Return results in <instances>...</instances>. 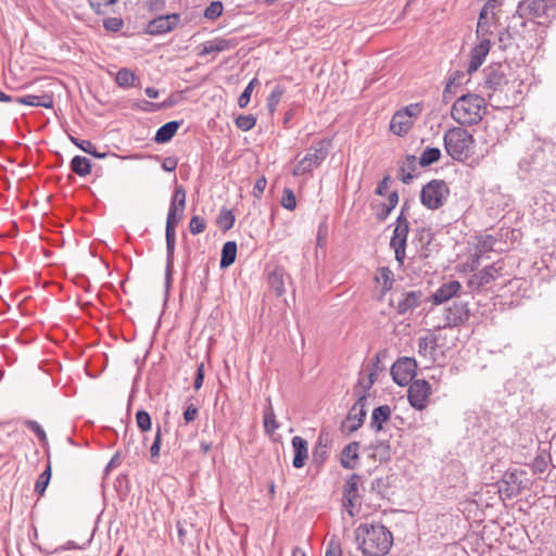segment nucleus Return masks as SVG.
<instances>
[{"mask_svg": "<svg viewBox=\"0 0 556 556\" xmlns=\"http://www.w3.org/2000/svg\"><path fill=\"white\" fill-rule=\"evenodd\" d=\"M358 548L365 556H384L392 546L391 532L380 523H362L355 530Z\"/></svg>", "mask_w": 556, "mask_h": 556, "instance_id": "obj_1", "label": "nucleus"}, {"mask_svg": "<svg viewBox=\"0 0 556 556\" xmlns=\"http://www.w3.org/2000/svg\"><path fill=\"white\" fill-rule=\"evenodd\" d=\"M485 113L486 102L484 98L473 93L458 97L451 110L453 119L457 124L466 126L477 125Z\"/></svg>", "mask_w": 556, "mask_h": 556, "instance_id": "obj_2", "label": "nucleus"}, {"mask_svg": "<svg viewBox=\"0 0 556 556\" xmlns=\"http://www.w3.org/2000/svg\"><path fill=\"white\" fill-rule=\"evenodd\" d=\"M443 140L446 153L455 161L464 162L473 153V136L465 128H450L445 131Z\"/></svg>", "mask_w": 556, "mask_h": 556, "instance_id": "obj_3", "label": "nucleus"}, {"mask_svg": "<svg viewBox=\"0 0 556 556\" xmlns=\"http://www.w3.org/2000/svg\"><path fill=\"white\" fill-rule=\"evenodd\" d=\"M330 148V139H323L320 141L314 142V144L311 147L305 156L301 159L293 168V176L306 174L312 169L318 167L327 157Z\"/></svg>", "mask_w": 556, "mask_h": 556, "instance_id": "obj_4", "label": "nucleus"}, {"mask_svg": "<svg viewBox=\"0 0 556 556\" xmlns=\"http://www.w3.org/2000/svg\"><path fill=\"white\" fill-rule=\"evenodd\" d=\"M422 113V104L410 103L397 110L391 118L390 130L400 137L405 136Z\"/></svg>", "mask_w": 556, "mask_h": 556, "instance_id": "obj_5", "label": "nucleus"}, {"mask_svg": "<svg viewBox=\"0 0 556 556\" xmlns=\"http://www.w3.org/2000/svg\"><path fill=\"white\" fill-rule=\"evenodd\" d=\"M450 189L445 181L433 179L420 192V201L429 210L440 208L447 200Z\"/></svg>", "mask_w": 556, "mask_h": 556, "instance_id": "obj_6", "label": "nucleus"}, {"mask_svg": "<svg viewBox=\"0 0 556 556\" xmlns=\"http://www.w3.org/2000/svg\"><path fill=\"white\" fill-rule=\"evenodd\" d=\"M407 208V203H404L400 216L396 218V225L393 231V236L390 241L391 248L394 250L395 260L400 263H404L405 248L407 236L409 231V224L407 218L404 216V211Z\"/></svg>", "mask_w": 556, "mask_h": 556, "instance_id": "obj_7", "label": "nucleus"}, {"mask_svg": "<svg viewBox=\"0 0 556 556\" xmlns=\"http://www.w3.org/2000/svg\"><path fill=\"white\" fill-rule=\"evenodd\" d=\"M525 471L521 470H508L504 473L503 478L497 482L498 493L502 500H510L521 493L526 488L525 483L520 479Z\"/></svg>", "mask_w": 556, "mask_h": 556, "instance_id": "obj_8", "label": "nucleus"}, {"mask_svg": "<svg viewBox=\"0 0 556 556\" xmlns=\"http://www.w3.org/2000/svg\"><path fill=\"white\" fill-rule=\"evenodd\" d=\"M416 369L417 363L414 358L402 357L397 359L391 368L393 381L401 387L407 386L416 376Z\"/></svg>", "mask_w": 556, "mask_h": 556, "instance_id": "obj_9", "label": "nucleus"}, {"mask_svg": "<svg viewBox=\"0 0 556 556\" xmlns=\"http://www.w3.org/2000/svg\"><path fill=\"white\" fill-rule=\"evenodd\" d=\"M431 394V386L424 379L414 380L408 388V402L418 409L422 410L428 404V397Z\"/></svg>", "mask_w": 556, "mask_h": 556, "instance_id": "obj_10", "label": "nucleus"}, {"mask_svg": "<svg viewBox=\"0 0 556 556\" xmlns=\"http://www.w3.org/2000/svg\"><path fill=\"white\" fill-rule=\"evenodd\" d=\"M504 264L502 261L495 262L490 266L484 267L481 271L476 274L470 280L469 286L472 288H481L495 281L502 277Z\"/></svg>", "mask_w": 556, "mask_h": 556, "instance_id": "obj_11", "label": "nucleus"}, {"mask_svg": "<svg viewBox=\"0 0 556 556\" xmlns=\"http://www.w3.org/2000/svg\"><path fill=\"white\" fill-rule=\"evenodd\" d=\"M507 85L504 66L502 64H493L484 70V87L492 91H502Z\"/></svg>", "mask_w": 556, "mask_h": 556, "instance_id": "obj_12", "label": "nucleus"}, {"mask_svg": "<svg viewBox=\"0 0 556 556\" xmlns=\"http://www.w3.org/2000/svg\"><path fill=\"white\" fill-rule=\"evenodd\" d=\"M179 14L161 15L149 22L146 31L149 35H162L172 31L179 23Z\"/></svg>", "mask_w": 556, "mask_h": 556, "instance_id": "obj_13", "label": "nucleus"}, {"mask_svg": "<svg viewBox=\"0 0 556 556\" xmlns=\"http://www.w3.org/2000/svg\"><path fill=\"white\" fill-rule=\"evenodd\" d=\"M551 10L548 0H521L517 8L520 16L532 17L549 16Z\"/></svg>", "mask_w": 556, "mask_h": 556, "instance_id": "obj_14", "label": "nucleus"}, {"mask_svg": "<svg viewBox=\"0 0 556 556\" xmlns=\"http://www.w3.org/2000/svg\"><path fill=\"white\" fill-rule=\"evenodd\" d=\"M421 296V291L403 292L397 299L391 300V305L395 307L399 314H406L419 306Z\"/></svg>", "mask_w": 556, "mask_h": 556, "instance_id": "obj_15", "label": "nucleus"}, {"mask_svg": "<svg viewBox=\"0 0 556 556\" xmlns=\"http://www.w3.org/2000/svg\"><path fill=\"white\" fill-rule=\"evenodd\" d=\"M470 317V309L468 303L462 300H456L447 308L446 320L451 327H456L465 324Z\"/></svg>", "mask_w": 556, "mask_h": 556, "instance_id": "obj_16", "label": "nucleus"}, {"mask_svg": "<svg viewBox=\"0 0 556 556\" xmlns=\"http://www.w3.org/2000/svg\"><path fill=\"white\" fill-rule=\"evenodd\" d=\"M0 102H14L29 106L51 108L52 99L49 96L27 94L23 97H11L0 90Z\"/></svg>", "mask_w": 556, "mask_h": 556, "instance_id": "obj_17", "label": "nucleus"}, {"mask_svg": "<svg viewBox=\"0 0 556 556\" xmlns=\"http://www.w3.org/2000/svg\"><path fill=\"white\" fill-rule=\"evenodd\" d=\"M361 477L357 473H353L345 482L343 490V506L346 508L350 516H354L353 508L359 497L358 482Z\"/></svg>", "mask_w": 556, "mask_h": 556, "instance_id": "obj_18", "label": "nucleus"}, {"mask_svg": "<svg viewBox=\"0 0 556 556\" xmlns=\"http://www.w3.org/2000/svg\"><path fill=\"white\" fill-rule=\"evenodd\" d=\"M478 38L479 42L471 51V56L467 68L468 74L476 72L482 65L491 48V41L489 38H486V36Z\"/></svg>", "mask_w": 556, "mask_h": 556, "instance_id": "obj_19", "label": "nucleus"}, {"mask_svg": "<svg viewBox=\"0 0 556 556\" xmlns=\"http://www.w3.org/2000/svg\"><path fill=\"white\" fill-rule=\"evenodd\" d=\"M166 270H165V282L166 287H169L172 273L174 268V251L176 242V231L173 228L166 227Z\"/></svg>", "mask_w": 556, "mask_h": 556, "instance_id": "obj_20", "label": "nucleus"}, {"mask_svg": "<svg viewBox=\"0 0 556 556\" xmlns=\"http://www.w3.org/2000/svg\"><path fill=\"white\" fill-rule=\"evenodd\" d=\"M367 400L366 393L359 395L358 400L353 405L349 413L348 419L352 421L350 431H356L363 424L366 417L365 403Z\"/></svg>", "mask_w": 556, "mask_h": 556, "instance_id": "obj_21", "label": "nucleus"}, {"mask_svg": "<svg viewBox=\"0 0 556 556\" xmlns=\"http://www.w3.org/2000/svg\"><path fill=\"white\" fill-rule=\"evenodd\" d=\"M237 46L236 39L215 38L202 45L199 55L204 56L214 52L231 50Z\"/></svg>", "mask_w": 556, "mask_h": 556, "instance_id": "obj_22", "label": "nucleus"}, {"mask_svg": "<svg viewBox=\"0 0 556 556\" xmlns=\"http://www.w3.org/2000/svg\"><path fill=\"white\" fill-rule=\"evenodd\" d=\"M292 447L294 450V457L292 465L294 468H302L308 457L307 441L302 437L295 435L292 438Z\"/></svg>", "mask_w": 556, "mask_h": 556, "instance_id": "obj_23", "label": "nucleus"}, {"mask_svg": "<svg viewBox=\"0 0 556 556\" xmlns=\"http://www.w3.org/2000/svg\"><path fill=\"white\" fill-rule=\"evenodd\" d=\"M462 289V285L456 280L443 283L432 295L434 304H442L451 300Z\"/></svg>", "mask_w": 556, "mask_h": 556, "instance_id": "obj_24", "label": "nucleus"}, {"mask_svg": "<svg viewBox=\"0 0 556 556\" xmlns=\"http://www.w3.org/2000/svg\"><path fill=\"white\" fill-rule=\"evenodd\" d=\"M438 348V337L429 333L418 339V354L431 362L434 361L435 351Z\"/></svg>", "mask_w": 556, "mask_h": 556, "instance_id": "obj_25", "label": "nucleus"}, {"mask_svg": "<svg viewBox=\"0 0 556 556\" xmlns=\"http://www.w3.org/2000/svg\"><path fill=\"white\" fill-rule=\"evenodd\" d=\"M391 413L392 410L389 405H381L375 408L370 417L369 427L376 432L383 430V425L390 420Z\"/></svg>", "mask_w": 556, "mask_h": 556, "instance_id": "obj_26", "label": "nucleus"}, {"mask_svg": "<svg viewBox=\"0 0 556 556\" xmlns=\"http://www.w3.org/2000/svg\"><path fill=\"white\" fill-rule=\"evenodd\" d=\"M358 442L348 444L341 453V465L345 469H354L358 459Z\"/></svg>", "mask_w": 556, "mask_h": 556, "instance_id": "obj_27", "label": "nucleus"}, {"mask_svg": "<svg viewBox=\"0 0 556 556\" xmlns=\"http://www.w3.org/2000/svg\"><path fill=\"white\" fill-rule=\"evenodd\" d=\"M268 285L280 296L285 293V271L281 267H274L268 271Z\"/></svg>", "mask_w": 556, "mask_h": 556, "instance_id": "obj_28", "label": "nucleus"}, {"mask_svg": "<svg viewBox=\"0 0 556 556\" xmlns=\"http://www.w3.org/2000/svg\"><path fill=\"white\" fill-rule=\"evenodd\" d=\"M180 126V123L177 121H170L163 126H161L154 137L155 142L157 143H165L169 141L175 134L177 132L178 128Z\"/></svg>", "mask_w": 556, "mask_h": 556, "instance_id": "obj_29", "label": "nucleus"}, {"mask_svg": "<svg viewBox=\"0 0 556 556\" xmlns=\"http://www.w3.org/2000/svg\"><path fill=\"white\" fill-rule=\"evenodd\" d=\"M237 255V243L235 241H228L223 245L220 267H229L236 260Z\"/></svg>", "mask_w": 556, "mask_h": 556, "instance_id": "obj_30", "label": "nucleus"}, {"mask_svg": "<svg viewBox=\"0 0 556 556\" xmlns=\"http://www.w3.org/2000/svg\"><path fill=\"white\" fill-rule=\"evenodd\" d=\"M71 169L80 177L91 172V163L87 157L76 155L71 161Z\"/></svg>", "mask_w": 556, "mask_h": 556, "instance_id": "obj_31", "label": "nucleus"}, {"mask_svg": "<svg viewBox=\"0 0 556 556\" xmlns=\"http://www.w3.org/2000/svg\"><path fill=\"white\" fill-rule=\"evenodd\" d=\"M376 281L381 285L382 295L386 294L393 286V273L388 267L379 269V275L376 277Z\"/></svg>", "mask_w": 556, "mask_h": 556, "instance_id": "obj_32", "label": "nucleus"}, {"mask_svg": "<svg viewBox=\"0 0 556 556\" xmlns=\"http://www.w3.org/2000/svg\"><path fill=\"white\" fill-rule=\"evenodd\" d=\"M441 151L438 148H427L420 155L419 164L425 167L439 161Z\"/></svg>", "mask_w": 556, "mask_h": 556, "instance_id": "obj_33", "label": "nucleus"}, {"mask_svg": "<svg viewBox=\"0 0 556 556\" xmlns=\"http://www.w3.org/2000/svg\"><path fill=\"white\" fill-rule=\"evenodd\" d=\"M51 479V466L48 464L46 470L38 477L35 484V492L42 496Z\"/></svg>", "mask_w": 556, "mask_h": 556, "instance_id": "obj_34", "label": "nucleus"}, {"mask_svg": "<svg viewBox=\"0 0 556 556\" xmlns=\"http://www.w3.org/2000/svg\"><path fill=\"white\" fill-rule=\"evenodd\" d=\"M71 141L81 149L84 152L89 153L98 159H102L105 156V153H98L94 149V146L89 140H79L73 136L70 137Z\"/></svg>", "mask_w": 556, "mask_h": 556, "instance_id": "obj_35", "label": "nucleus"}, {"mask_svg": "<svg viewBox=\"0 0 556 556\" xmlns=\"http://www.w3.org/2000/svg\"><path fill=\"white\" fill-rule=\"evenodd\" d=\"M136 79V76L134 72H131L128 68H121L116 74V84L119 87H130L132 86L134 81Z\"/></svg>", "mask_w": 556, "mask_h": 556, "instance_id": "obj_36", "label": "nucleus"}, {"mask_svg": "<svg viewBox=\"0 0 556 556\" xmlns=\"http://www.w3.org/2000/svg\"><path fill=\"white\" fill-rule=\"evenodd\" d=\"M224 11L223 2L219 0L212 1L208 7L204 10V17L210 21H215L218 18Z\"/></svg>", "mask_w": 556, "mask_h": 556, "instance_id": "obj_37", "label": "nucleus"}, {"mask_svg": "<svg viewBox=\"0 0 556 556\" xmlns=\"http://www.w3.org/2000/svg\"><path fill=\"white\" fill-rule=\"evenodd\" d=\"M235 224V216L231 211L225 210L222 211L220 214L217 217V225L218 227L226 231L233 227Z\"/></svg>", "mask_w": 556, "mask_h": 556, "instance_id": "obj_38", "label": "nucleus"}, {"mask_svg": "<svg viewBox=\"0 0 556 556\" xmlns=\"http://www.w3.org/2000/svg\"><path fill=\"white\" fill-rule=\"evenodd\" d=\"M494 21V17L491 15H485V18H482V12L479 14V21L477 25V37H484L490 34L491 25Z\"/></svg>", "mask_w": 556, "mask_h": 556, "instance_id": "obj_39", "label": "nucleus"}, {"mask_svg": "<svg viewBox=\"0 0 556 556\" xmlns=\"http://www.w3.org/2000/svg\"><path fill=\"white\" fill-rule=\"evenodd\" d=\"M399 202L397 192L393 191L388 197V204H383L380 212L378 213V217L380 219H386L391 211L396 206Z\"/></svg>", "mask_w": 556, "mask_h": 556, "instance_id": "obj_40", "label": "nucleus"}, {"mask_svg": "<svg viewBox=\"0 0 556 556\" xmlns=\"http://www.w3.org/2000/svg\"><path fill=\"white\" fill-rule=\"evenodd\" d=\"M236 126L242 130V131H248L250 129H252L254 126H255V123H256V118L254 115L252 114H248V115H239L236 121Z\"/></svg>", "mask_w": 556, "mask_h": 556, "instance_id": "obj_41", "label": "nucleus"}, {"mask_svg": "<svg viewBox=\"0 0 556 556\" xmlns=\"http://www.w3.org/2000/svg\"><path fill=\"white\" fill-rule=\"evenodd\" d=\"M182 214H180L179 207L177 204H170L168 208L166 227L175 229L181 219Z\"/></svg>", "mask_w": 556, "mask_h": 556, "instance_id": "obj_42", "label": "nucleus"}, {"mask_svg": "<svg viewBox=\"0 0 556 556\" xmlns=\"http://www.w3.org/2000/svg\"><path fill=\"white\" fill-rule=\"evenodd\" d=\"M374 456L378 457L380 462L388 460L391 456L390 445L386 442H378L372 445Z\"/></svg>", "mask_w": 556, "mask_h": 556, "instance_id": "obj_43", "label": "nucleus"}, {"mask_svg": "<svg viewBox=\"0 0 556 556\" xmlns=\"http://www.w3.org/2000/svg\"><path fill=\"white\" fill-rule=\"evenodd\" d=\"M161 444H162V428H161L160 425H157L156 426L155 438H154V441H153V443L151 445V448H150L151 460L154 462V463L156 462V459L160 456Z\"/></svg>", "mask_w": 556, "mask_h": 556, "instance_id": "obj_44", "label": "nucleus"}, {"mask_svg": "<svg viewBox=\"0 0 556 556\" xmlns=\"http://www.w3.org/2000/svg\"><path fill=\"white\" fill-rule=\"evenodd\" d=\"M278 427L273 407L269 406L264 413V428L266 432L273 433Z\"/></svg>", "mask_w": 556, "mask_h": 556, "instance_id": "obj_45", "label": "nucleus"}, {"mask_svg": "<svg viewBox=\"0 0 556 556\" xmlns=\"http://www.w3.org/2000/svg\"><path fill=\"white\" fill-rule=\"evenodd\" d=\"M258 84L257 79L256 78H253L249 84L248 86L245 87V89L243 90V92L240 94L239 99H238V105L243 109L245 108L250 100H251V94H252V91H253V88L254 86Z\"/></svg>", "mask_w": 556, "mask_h": 556, "instance_id": "obj_46", "label": "nucleus"}, {"mask_svg": "<svg viewBox=\"0 0 556 556\" xmlns=\"http://www.w3.org/2000/svg\"><path fill=\"white\" fill-rule=\"evenodd\" d=\"M280 203L281 206L286 210L293 211L296 207V199L294 192L291 189L286 188L283 190Z\"/></svg>", "mask_w": 556, "mask_h": 556, "instance_id": "obj_47", "label": "nucleus"}, {"mask_svg": "<svg viewBox=\"0 0 556 556\" xmlns=\"http://www.w3.org/2000/svg\"><path fill=\"white\" fill-rule=\"evenodd\" d=\"M136 422L138 428L142 431H149L151 429V417L146 410H138L136 414Z\"/></svg>", "mask_w": 556, "mask_h": 556, "instance_id": "obj_48", "label": "nucleus"}, {"mask_svg": "<svg viewBox=\"0 0 556 556\" xmlns=\"http://www.w3.org/2000/svg\"><path fill=\"white\" fill-rule=\"evenodd\" d=\"M170 204H177L180 211V214H184L185 206H186V191L181 186H177Z\"/></svg>", "mask_w": 556, "mask_h": 556, "instance_id": "obj_49", "label": "nucleus"}, {"mask_svg": "<svg viewBox=\"0 0 556 556\" xmlns=\"http://www.w3.org/2000/svg\"><path fill=\"white\" fill-rule=\"evenodd\" d=\"M283 94V90L281 87L276 86L267 99V106L270 112H274Z\"/></svg>", "mask_w": 556, "mask_h": 556, "instance_id": "obj_50", "label": "nucleus"}, {"mask_svg": "<svg viewBox=\"0 0 556 556\" xmlns=\"http://www.w3.org/2000/svg\"><path fill=\"white\" fill-rule=\"evenodd\" d=\"M205 227H206V224L202 217H200L198 215H194L191 217L190 223H189V229L192 235H199V233L203 232L205 230Z\"/></svg>", "mask_w": 556, "mask_h": 556, "instance_id": "obj_51", "label": "nucleus"}, {"mask_svg": "<svg viewBox=\"0 0 556 556\" xmlns=\"http://www.w3.org/2000/svg\"><path fill=\"white\" fill-rule=\"evenodd\" d=\"M327 457V446L321 443V437L319 438V442L316 444L313 451V460L315 463H324Z\"/></svg>", "mask_w": 556, "mask_h": 556, "instance_id": "obj_52", "label": "nucleus"}, {"mask_svg": "<svg viewBox=\"0 0 556 556\" xmlns=\"http://www.w3.org/2000/svg\"><path fill=\"white\" fill-rule=\"evenodd\" d=\"M26 426L38 437V439L42 443L47 442V434H46L45 430L42 429V427L37 421L28 420L26 422Z\"/></svg>", "mask_w": 556, "mask_h": 556, "instance_id": "obj_53", "label": "nucleus"}, {"mask_svg": "<svg viewBox=\"0 0 556 556\" xmlns=\"http://www.w3.org/2000/svg\"><path fill=\"white\" fill-rule=\"evenodd\" d=\"M118 0H89L91 8L98 13H104L103 9L116 3Z\"/></svg>", "mask_w": 556, "mask_h": 556, "instance_id": "obj_54", "label": "nucleus"}, {"mask_svg": "<svg viewBox=\"0 0 556 556\" xmlns=\"http://www.w3.org/2000/svg\"><path fill=\"white\" fill-rule=\"evenodd\" d=\"M500 4H501V2L498 0H488L481 10L482 18H485V15H491L492 17L495 18V9Z\"/></svg>", "mask_w": 556, "mask_h": 556, "instance_id": "obj_55", "label": "nucleus"}, {"mask_svg": "<svg viewBox=\"0 0 556 556\" xmlns=\"http://www.w3.org/2000/svg\"><path fill=\"white\" fill-rule=\"evenodd\" d=\"M172 105V101H165L161 104H156V103H152V102H149V101H142V105H139V108L143 111H156V110H160V109H166L168 106Z\"/></svg>", "mask_w": 556, "mask_h": 556, "instance_id": "obj_56", "label": "nucleus"}, {"mask_svg": "<svg viewBox=\"0 0 556 556\" xmlns=\"http://www.w3.org/2000/svg\"><path fill=\"white\" fill-rule=\"evenodd\" d=\"M199 409L194 404H190L184 412V420L186 424L192 422L198 417Z\"/></svg>", "mask_w": 556, "mask_h": 556, "instance_id": "obj_57", "label": "nucleus"}, {"mask_svg": "<svg viewBox=\"0 0 556 556\" xmlns=\"http://www.w3.org/2000/svg\"><path fill=\"white\" fill-rule=\"evenodd\" d=\"M267 186V180L264 176L260 177L255 184H254V187H253V195L257 199H260L265 190Z\"/></svg>", "mask_w": 556, "mask_h": 556, "instance_id": "obj_58", "label": "nucleus"}, {"mask_svg": "<svg viewBox=\"0 0 556 556\" xmlns=\"http://www.w3.org/2000/svg\"><path fill=\"white\" fill-rule=\"evenodd\" d=\"M325 556H342L341 546L338 542L331 540L328 543Z\"/></svg>", "mask_w": 556, "mask_h": 556, "instance_id": "obj_59", "label": "nucleus"}, {"mask_svg": "<svg viewBox=\"0 0 556 556\" xmlns=\"http://www.w3.org/2000/svg\"><path fill=\"white\" fill-rule=\"evenodd\" d=\"M327 235H328L327 225L325 223L320 224L318 227V232H317V245L318 247L323 248L325 245Z\"/></svg>", "mask_w": 556, "mask_h": 556, "instance_id": "obj_60", "label": "nucleus"}, {"mask_svg": "<svg viewBox=\"0 0 556 556\" xmlns=\"http://www.w3.org/2000/svg\"><path fill=\"white\" fill-rule=\"evenodd\" d=\"M144 5L149 11H160L165 7V0H146Z\"/></svg>", "mask_w": 556, "mask_h": 556, "instance_id": "obj_61", "label": "nucleus"}, {"mask_svg": "<svg viewBox=\"0 0 556 556\" xmlns=\"http://www.w3.org/2000/svg\"><path fill=\"white\" fill-rule=\"evenodd\" d=\"M203 380H204V365L200 364L197 369V376H195L194 384H193L195 390H199L202 387Z\"/></svg>", "mask_w": 556, "mask_h": 556, "instance_id": "obj_62", "label": "nucleus"}, {"mask_svg": "<svg viewBox=\"0 0 556 556\" xmlns=\"http://www.w3.org/2000/svg\"><path fill=\"white\" fill-rule=\"evenodd\" d=\"M177 159L175 157H166L164 159L163 163H162V168L165 170V172H174L177 167Z\"/></svg>", "mask_w": 556, "mask_h": 556, "instance_id": "obj_63", "label": "nucleus"}, {"mask_svg": "<svg viewBox=\"0 0 556 556\" xmlns=\"http://www.w3.org/2000/svg\"><path fill=\"white\" fill-rule=\"evenodd\" d=\"M464 77V74H460L458 72L454 73L453 75L450 76L448 78V84L446 86V89L444 91V93L450 90V88L452 86H458L462 84V78Z\"/></svg>", "mask_w": 556, "mask_h": 556, "instance_id": "obj_64", "label": "nucleus"}]
</instances>
